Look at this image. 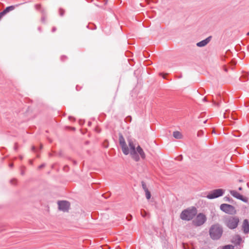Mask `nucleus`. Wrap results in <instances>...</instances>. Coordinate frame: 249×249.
<instances>
[{
  "label": "nucleus",
  "mask_w": 249,
  "mask_h": 249,
  "mask_svg": "<svg viewBox=\"0 0 249 249\" xmlns=\"http://www.w3.org/2000/svg\"><path fill=\"white\" fill-rule=\"evenodd\" d=\"M56 28L55 27H53V28H52V32H54L56 31Z\"/></svg>",
  "instance_id": "33"
},
{
  "label": "nucleus",
  "mask_w": 249,
  "mask_h": 249,
  "mask_svg": "<svg viewBox=\"0 0 249 249\" xmlns=\"http://www.w3.org/2000/svg\"><path fill=\"white\" fill-rule=\"evenodd\" d=\"M224 199L225 201H228L231 203H233V200L231 198L228 197V196H225L224 198Z\"/></svg>",
  "instance_id": "17"
},
{
  "label": "nucleus",
  "mask_w": 249,
  "mask_h": 249,
  "mask_svg": "<svg viewBox=\"0 0 249 249\" xmlns=\"http://www.w3.org/2000/svg\"><path fill=\"white\" fill-rule=\"evenodd\" d=\"M203 101H204V102H207V99H206V97H204V98L203 99Z\"/></svg>",
  "instance_id": "36"
},
{
  "label": "nucleus",
  "mask_w": 249,
  "mask_h": 249,
  "mask_svg": "<svg viewBox=\"0 0 249 249\" xmlns=\"http://www.w3.org/2000/svg\"><path fill=\"white\" fill-rule=\"evenodd\" d=\"M230 194L234 197L242 200L244 202H248V198L247 197H245L242 195H240L237 191L235 190L230 191Z\"/></svg>",
  "instance_id": "10"
},
{
  "label": "nucleus",
  "mask_w": 249,
  "mask_h": 249,
  "mask_svg": "<svg viewBox=\"0 0 249 249\" xmlns=\"http://www.w3.org/2000/svg\"><path fill=\"white\" fill-rule=\"evenodd\" d=\"M142 189L144 190V191H145L146 190H148V189H147V187H146V185L145 184V183L144 182V181H142Z\"/></svg>",
  "instance_id": "19"
},
{
  "label": "nucleus",
  "mask_w": 249,
  "mask_h": 249,
  "mask_svg": "<svg viewBox=\"0 0 249 249\" xmlns=\"http://www.w3.org/2000/svg\"><path fill=\"white\" fill-rule=\"evenodd\" d=\"M73 164H77V162L75 160H73Z\"/></svg>",
  "instance_id": "37"
},
{
  "label": "nucleus",
  "mask_w": 249,
  "mask_h": 249,
  "mask_svg": "<svg viewBox=\"0 0 249 249\" xmlns=\"http://www.w3.org/2000/svg\"><path fill=\"white\" fill-rule=\"evenodd\" d=\"M58 205L59 210L65 212L68 211L70 204L67 201H59L58 202Z\"/></svg>",
  "instance_id": "9"
},
{
  "label": "nucleus",
  "mask_w": 249,
  "mask_h": 249,
  "mask_svg": "<svg viewBox=\"0 0 249 249\" xmlns=\"http://www.w3.org/2000/svg\"><path fill=\"white\" fill-rule=\"evenodd\" d=\"M177 160H181L183 159V157H182V155H179V156H178L177 158Z\"/></svg>",
  "instance_id": "28"
},
{
  "label": "nucleus",
  "mask_w": 249,
  "mask_h": 249,
  "mask_svg": "<svg viewBox=\"0 0 249 249\" xmlns=\"http://www.w3.org/2000/svg\"><path fill=\"white\" fill-rule=\"evenodd\" d=\"M21 174L22 175H23L24 174V171H21Z\"/></svg>",
  "instance_id": "38"
},
{
  "label": "nucleus",
  "mask_w": 249,
  "mask_h": 249,
  "mask_svg": "<svg viewBox=\"0 0 249 249\" xmlns=\"http://www.w3.org/2000/svg\"><path fill=\"white\" fill-rule=\"evenodd\" d=\"M66 58H67V57L65 56H63L61 57V60L62 61H64L65 59H66Z\"/></svg>",
  "instance_id": "30"
},
{
  "label": "nucleus",
  "mask_w": 249,
  "mask_h": 249,
  "mask_svg": "<svg viewBox=\"0 0 249 249\" xmlns=\"http://www.w3.org/2000/svg\"><path fill=\"white\" fill-rule=\"evenodd\" d=\"M5 15V14H4L3 11H2V12H0V20Z\"/></svg>",
  "instance_id": "24"
},
{
  "label": "nucleus",
  "mask_w": 249,
  "mask_h": 249,
  "mask_svg": "<svg viewBox=\"0 0 249 249\" xmlns=\"http://www.w3.org/2000/svg\"><path fill=\"white\" fill-rule=\"evenodd\" d=\"M242 228L244 232L246 234L249 232V224L248 219H245L243 221Z\"/></svg>",
  "instance_id": "12"
},
{
  "label": "nucleus",
  "mask_w": 249,
  "mask_h": 249,
  "mask_svg": "<svg viewBox=\"0 0 249 249\" xmlns=\"http://www.w3.org/2000/svg\"><path fill=\"white\" fill-rule=\"evenodd\" d=\"M32 150L34 151V152H36V148L35 146H33L32 147Z\"/></svg>",
  "instance_id": "29"
},
{
  "label": "nucleus",
  "mask_w": 249,
  "mask_h": 249,
  "mask_svg": "<svg viewBox=\"0 0 249 249\" xmlns=\"http://www.w3.org/2000/svg\"><path fill=\"white\" fill-rule=\"evenodd\" d=\"M212 38V36H210L206 38L205 39L203 40L196 43V46L199 47H202L205 46L207 44L209 43Z\"/></svg>",
  "instance_id": "11"
},
{
  "label": "nucleus",
  "mask_w": 249,
  "mask_h": 249,
  "mask_svg": "<svg viewBox=\"0 0 249 249\" xmlns=\"http://www.w3.org/2000/svg\"><path fill=\"white\" fill-rule=\"evenodd\" d=\"M196 208L193 207L183 210L180 215V218L183 220L190 221L196 214Z\"/></svg>",
  "instance_id": "2"
},
{
  "label": "nucleus",
  "mask_w": 249,
  "mask_h": 249,
  "mask_svg": "<svg viewBox=\"0 0 249 249\" xmlns=\"http://www.w3.org/2000/svg\"><path fill=\"white\" fill-rule=\"evenodd\" d=\"M29 163L30 164L32 165L33 163V160H29Z\"/></svg>",
  "instance_id": "31"
},
{
  "label": "nucleus",
  "mask_w": 249,
  "mask_h": 249,
  "mask_svg": "<svg viewBox=\"0 0 249 249\" xmlns=\"http://www.w3.org/2000/svg\"><path fill=\"white\" fill-rule=\"evenodd\" d=\"M213 104H214V105H216L217 106H219V103H216L215 102H214V101H213Z\"/></svg>",
  "instance_id": "35"
},
{
  "label": "nucleus",
  "mask_w": 249,
  "mask_h": 249,
  "mask_svg": "<svg viewBox=\"0 0 249 249\" xmlns=\"http://www.w3.org/2000/svg\"><path fill=\"white\" fill-rule=\"evenodd\" d=\"M22 168H24V169L25 168V167L24 166H23Z\"/></svg>",
  "instance_id": "44"
},
{
  "label": "nucleus",
  "mask_w": 249,
  "mask_h": 249,
  "mask_svg": "<svg viewBox=\"0 0 249 249\" xmlns=\"http://www.w3.org/2000/svg\"><path fill=\"white\" fill-rule=\"evenodd\" d=\"M207 217L206 215L202 213H199L193 221V223L196 226H200L205 223Z\"/></svg>",
  "instance_id": "6"
},
{
  "label": "nucleus",
  "mask_w": 249,
  "mask_h": 249,
  "mask_svg": "<svg viewBox=\"0 0 249 249\" xmlns=\"http://www.w3.org/2000/svg\"><path fill=\"white\" fill-rule=\"evenodd\" d=\"M145 195H146V198L148 200L149 199L151 198V193H150V191L148 190H146L145 191Z\"/></svg>",
  "instance_id": "16"
},
{
  "label": "nucleus",
  "mask_w": 249,
  "mask_h": 249,
  "mask_svg": "<svg viewBox=\"0 0 249 249\" xmlns=\"http://www.w3.org/2000/svg\"><path fill=\"white\" fill-rule=\"evenodd\" d=\"M128 118L131 119V117H130V116H128L127 118Z\"/></svg>",
  "instance_id": "42"
},
{
  "label": "nucleus",
  "mask_w": 249,
  "mask_h": 249,
  "mask_svg": "<svg viewBox=\"0 0 249 249\" xmlns=\"http://www.w3.org/2000/svg\"><path fill=\"white\" fill-rule=\"evenodd\" d=\"M14 149L16 151H17L18 149V143H16L15 144V146H14Z\"/></svg>",
  "instance_id": "27"
},
{
  "label": "nucleus",
  "mask_w": 249,
  "mask_h": 249,
  "mask_svg": "<svg viewBox=\"0 0 249 249\" xmlns=\"http://www.w3.org/2000/svg\"><path fill=\"white\" fill-rule=\"evenodd\" d=\"M23 156H21V155H20V156H19V159H20V160H22L23 159Z\"/></svg>",
  "instance_id": "34"
},
{
  "label": "nucleus",
  "mask_w": 249,
  "mask_h": 249,
  "mask_svg": "<svg viewBox=\"0 0 249 249\" xmlns=\"http://www.w3.org/2000/svg\"><path fill=\"white\" fill-rule=\"evenodd\" d=\"M66 167H68V166H66L64 167V168H65Z\"/></svg>",
  "instance_id": "43"
},
{
  "label": "nucleus",
  "mask_w": 249,
  "mask_h": 249,
  "mask_svg": "<svg viewBox=\"0 0 249 249\" xmlns=\"http://www.w3.org/2000/svg\"><path fill=\"white\" fill-rule=\"evenodd\" d=\"M239 222V218L237 216H227L224 218L225 225L230 229H235Z\"/></svg>",
  "instance_id": "3"
},
{
  "label": "nucleus",
  "mask_w": 249,
  "mask_h": 249,
  "mask_svg": "<svg viewBox=\"0 0 249 249\" xmlns=\"http://www.w3.org/2000/svg\"><path fill=\"white\" fill-rule=\"evenodd\" d=\"M65 11L64 9H62V8H60L59 9V15L61 16V17H62L65 14Z\"/></svg>",
  "instance_id": "18"
},
{
  "label": "nucleus",
  "mask_w": 249,
  "mask_h": 249,
  "mask_svg": "<svg viewBox=\"0 0 249 249\" xmlns=\"http://www.w3.org/2000/svg\"><path fill=\"white\" fill-rule=\"evenodd\" d=\"M238 190L239 191H241L242 190V187H239Z\"/></svg>",
  "instance_id": "39"
},
{
  "label": "nucleus",
  "mask_w": 249,
  "mask_h": 249,
  "mask_svg": "<svg viewBox=\"0 0 249 249\" xmlns=\"http://www.w3.org/2000/svg\"><path fill=\"white\" fill-rule=\"evenodd\" d=\"M222 249H233V247L231 245L225 246Z\"/></svg>",
  "instance_id": "21"
},
{
  "label": "nucleus",
  "mask_w": 249,
  "mask_h": 249,
  "mask_svg": "<svg viewBox=\"0 0 249 249\" xmlns=\"http://www.w3.org/2000/svg\"><path fill=\"white\" fill-rule=\"evenodd\" d=\"M173 135V137L177 139H180L182 137L181 133L178 131H174Z\"/></svg>",
  "instance_id": "14"
},
{
  "label": "nucleus",
  "mask_w": 249,
  "mask_h": 249,
  "mask_svg": "<svg viewBox=\"0 0 249 249\" xmlns=\"http://www.w3.org/2000/svg\"><path fill=\"white\" fill-rule=\"evenodd\" d=\"M9 166L10 168H13L14 166V164L13 163H11L9 164Z\"/></svg>",
  "instance_id": "32"
},
{
  "label": "nucleus",
  "mask_w": 249,
  "mask_h": 249,
  "mask_svg": "<svg viewBox=\"0 0 249 249\" xmlns=\"http://www.w3.org/2000/svg\"><path fill=\"white\" fill-rule=\"evenodd\" d=\"M42 144H41V145H40V149H42Z\"/></svg>",
  "instance_id": "40"
},
{
  "label": "nucleus",
  "mask_w": 249,
  "mask_h": 249,
  "mask_svg": "<svg viewBox=\"0 0 249 249\" xmlns=\"http://www.w3.org/2000/svg\"><path fill=\"white\" fill-rule=\"evenodd\" d=\"M223 231L222 226L218 224L212 225L209 229L210 237L214 240H217L221 237Z\"/></svg>",
  "instance_id": "1"
},
{
  "label": "nucleus",
  "mask_w": 249,
  "mask_h": 249,
  "mask_svg": "<svg viewBox=\"0 0 249 249\" xmlns=\"http://www.w3.org/2000/svg\"><path fill=\"white\" fill-rule=\"evenodd\" d=\"M45 166V164L43 163L38 166V169H41Z\"/></svg>",
  "instance_id": "26"
},
{
  "label": "nucleus",
  "mask_w": 249,
  "mask_h": 249,
  "mask_svg": "<svg viewBox=\"0 0 249 249\" xmlns=\"http://www.w3.org/2000/svg\"><path fill=\"white\" fill-rule=\"evenodd\" d=\"M203 133H204L203 131H202V130H199V131H198V132H197V136H198V137H199V136H201L202 135H203Z\"/></svg>",
  "instance_id": "23"
},
{
  "label": "nucleus",
  "mask_w": 249,
  "mask_h": 249,
  "mask_svg": "<svg viewBox=\"0 0 249 249\" xmlns=\"http://www.w3.org/2000/svg\"><path fill=\"white\" fill-rule=\"evenodd\" d=\"M220 210L229 214H234L236 213V211L234 206L228 204H222L220 206Z\"/></svg>",
  "instance_id": "5"
},
{
  "label": "nucleus",
  "mask_w": 249,
  "mask_h": 249,
  "mask_svg": "<svg viewBox=\"0 0 249 249\" xmlns=\"http://www.w3.org/2000/svg\"><path fill=\"white\" fill-rule=\"evenodd\" d=\"M128 145L130 147V154L132 157V158L136 161H139L140 160L139 155L137 154L136 151V148L135 144L133 142L130 140H128Z\"/></svg>",
  "instance_id": "4"
},
{
  "label": "nucleus",
  "mask_w": 249,
  "mask_h": 249,
  "mask_svg": "<svg viewBox=\"0 0 249 249\" xmlns=\"http://www.w3.org/2000/svg\"><path fill=\"white\" fill-rule=\"evenodd\" d=\"M224 193V190L222 189H215L211 191L206 197L210 199H214L223 196Z\"/></svg>",
  "instance_id": "7"
},
{
  "label": "nucleus",
  "mask_w": 249,
  "mask_h": 249,
  "mask_svg": "<svg viewBox=\"0 0 249 249\" xmlns=\"http://www.w3.org/2000/svg\"><path fill=\"white\" fill-rule=\"evenodd\" d=\"M132 216L130 214H129L127 216H126V219L128 220V221H130L131 220V219H132Z\"/></svg>",
  "instance_id": "25"
},
{
  "label": "nucleus",
  "mask_w": 249,
  "mask_h": 249,
  "mask_svg": "<svg viewBox=\"0 0 249 249\" xmlns=\"http://www.w3.org/2000/svg\"><path fill=\"white\" fill-rule=\"evenodd\" d=\"M247 36H249V32H248V33L247 34Z\"/></svg>",
  "instance_id": "41"
},
{
  "label": "nucleus",
  "mask_w": 249,
  "mask_h": 249,
  "mask_svg": "<svg viewBox=\"0 0 249 249\" xmlns=\"http://www.w3.org/2000/svg\"><path fill=\"white\" fill-rule=\"evenodd\" d=\"M17 180L16 179H12L11 180H10V183L11 184H12V185H15L16 182H17Z\"/></svg>",
  "instance_id": "22"
},
{
  "label": "nucleus",
  "mask_w": 249,
  "mask_h": 249,
  "mask_svg": "<svg viewBox=\"0 0 249 249\" xmlns=\"http://www.w3.org/2000/svg\"><path fill=\"white\" fill-rule=\"evenodd\" d=\"M141 214L142 217H145L147 215V213L144 210H141Z\"/></svg>",
  "instance_id": "20"
},
{
  "label": "nucleus",
  "mask_w": 249,
  "mask_h": 249,
  "mask_svg": "<svg viewBox=\"0 0 249 249\" xmlns=\"http://www.w3.org/2000/svg\"><path fill=\"white\" fill-rule=\"evenodd\" d=\"M136 151L137 154H139L141 156V158L143 160L145 159V154L143 150V149L141 148V147L140 145H138L136 147Z\"/></svg>",
  "instance_id": "13"
},
{
  "label": "nucleus",
  "mask_w": 249,
  "mask_h": 249,
  "mask_svg": "<svg viewBox=\"0 0 249 249\" xmlns=\"http://www.w3.org/2000/svg\"><path fill=\"white\" fill-rule=\"evenodd\" d=\"M15 9V6H10L8 7H7L3 11L4 12V14L6 15L7 13L9 12L10 11H11Z\"/></svg>",
  "instance_id": "15"
},
{
  "label": "nucleus",
  "mask_w": 249,
  "mask_h": 249,
  "mask_svg": "<svg viewBox=\"0 0 249 249\" xmlns=\"http://www.w3.org/2000/svg\"><path fill=\"white\" fill-rule=\"evenodd\" d=\"M119 140L123 153L125 155H128L129 153V150L126 144L125 140L122 134L119 135Z\"/></svg>",
  "instance_id": "8"
}]
</instances>
